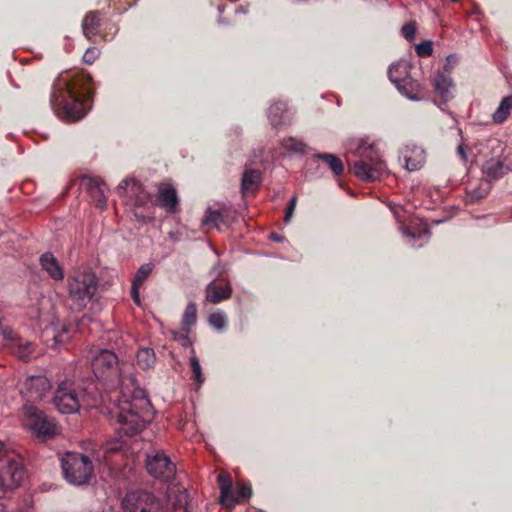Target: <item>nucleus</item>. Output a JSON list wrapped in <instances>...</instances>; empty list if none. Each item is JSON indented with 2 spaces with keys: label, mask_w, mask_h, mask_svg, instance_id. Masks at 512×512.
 <instances>
[{
  "label": "nucleus",
  "mask_w": 512,
  "mask_h": 512,
  "mask_svg": "<svg viewBox=\"0 0 512 512\" xmlns=\"http://www.w3.org/2000/svg\"><path fill=\"white\" fill-rule=\"evenodd\" d=\"M51 389L49 379L44 375H33L25 379L21 394L30 403L41 401Z\"/></svg>",
  "instance_id": "13"
},
{
  "label": "nucleus",
  "mask_w": 512,
  "mask_h": 512,
  "mask_svg": "<svg viewBox=\"0 0 512 512\" xmlns=\"http://www.w3.org/2000/svg\"><path fill=\"white\" fill-rule=\"evenodd\" d=\"M51 334V340L53 341L52 346L64 344L68 340L67 328L61 325L58 321L52 322L50 327L45 330L46 342H49Z\"/></svg>",
  "instance_id": "26"
},
{
  "label": "nucleus",
  "mask_w": 512,
  "mask_h": 512,
  "mask_svg": "<svg viewBox=\"0 0 512 512\" xmlns=\"http://www.w3.org/2000/svg\"><path fill=\"white\" fill-rule=\"evenodd\" d=\"M217 10H218V13H219V17L217 19V22L221 25H228L230 22L229 21H226L223 17H222V14L223 12L225 11V5L222 4V3H219L217 5Z\"/></svg>",
  "instance_id": "46"
},
{
  "label": "nucleus",
  "mask_w": 512,
  "mask_h": 512,
  "mask_svg": "<svg viewBox=\"0 0 512 512\" xmlns=\"http://www.w3.org/2000/svg\"><path fill=\"white\" fill-rule=\"evenodd\" d=\"M270 238L276 242H282L284 240V237L279 235V234H276V233H272L270 235Z\"/></svg>",
  "instance_id": "51"
},
{
  "label": "nucleus",
  "mask_w": 512,
  "mask_h": 512,
  "mask_svg": "<svg viewBox=\"0 0 512 512\" xmlns=\"http://www.w3.org/2000/svg\"><path fill=\"white\" fill-rule=\"evenodd\" d=\"M191 330L172 331V338L174 341L179 342L181 346L188 347L191 345L189 333Z\"/></svg>",
  "instance_id": "38"
},
{
  "label": "nucleus",
  "mask_w": 512,
  "mask_h": 512,
  "mask_svg": "<svg viewBox=\"0 0 512 512\" xmlns=\"http://www.w3.org/2000/svg\"><path fill=\"white\" fill-rule=\"evenodd\" d=\"M130 399H126L118 408L116 423L118 432L134 436L143 431L146 424L153 419V407L146 391L131 380Z\"/></svg>",
  "instance_id": "2"
},
{
  "label": "nucleus",
  "mask_w": 512,
  "mask_h": 512,
  "mask_svg": "<svg viewBox=\"0 0 512 512\" xmlns=\"http://www.w3.org/2000/svg\"><path fill=\"white\" fill-rule=\"evenodd\" d=\"M262 182L261 173L256 169H247L244 171L241 179L242 193H253Z\"/></svg>",
  "instance_id": "25"
},
{
  "label": "nucleus",
  "mask_w": 512,
  "mask_h": 512,
  "mask_svg": "<svg viewBox=\"0 0 512 512\" xmlns=\"http://www.w3.org/2000/svg\"><path fill=\"white\" fill-rule=\"evenodd\" d=\"M80 185L87 190L97 208L103 210L106 207L105 184L99 178L83 176Z\"/></svg>",
  "instance_id": "18"
},
{
  "label": "nucleus",
  "mask_w": 512,
  "mask_h": 512,
  "mask_svg": "<svg viewBox=\"0 0 512 512\" xmlns=\"http://www.w3.org/2000/svg\"><path fill=\"white\" fill-rule=\"evenodd\" d=\"M61 466L64 478L74 486L89 484L94 474L91 459L78 452H66L61 459Z\"/></svg>",
  "instance_id": "5"
},
{
  "label": "nucleus",
  "mask_w": 512,
  "mask_h": 512,
  "mask_svg": "<svg viewBox=\"0 0 512 512\" xmlns=\"http://www.w3.org/2000/svg\"><path fill=\"white\" fill-rule=\"evenodd\" d=\"M190 365L193 372V380L195 381L197 388H200L204 382V376L200 362L195 355L190 358Z\"/></svg>",
  "instance_id": "35"
},
{
  "label": "nucleus",
  "mask_w": 512,
  "mask_h": 512,
  "mask_svg": "<svg viewBox=\"0 0 512 512\" xmlns=\"http://www.w3.org/2000/svg\"><path fill=\"white\" fill-rule=\"evenodd\" d=\"M52 401L62 414H74L80 408L79 394L74 389L73 383L67 380L58 385Z\"/></svg>",
  "instance_id": "10"
},
{
  "label": "nucleus",
  "mask_w": 512,
  "mask_h": 512,
  "mask_svg": "<svg viewBox=\"0 0 512 512\" xmlns=\"http://www.w3.org/2000/svg\"><path fill=\"white\" fill-rule=\"evenodd\" d=\"M42 269L56 281H61L64 278V270L59 264L56 257L51 252L43 253L39 258Z\"/></svg>",
  "instance_id": "21"
},
{
  "label": "nucleus",
  "mask_w": 512,
  "mask_h": 512,
  "mask_svg": "<svg viewBox=\"0 0 512 512\" xmlns=\"http://www.w3.org/2000/svg\"><path fill=\"white\" fill-rule=\"evenodd\" d=\"M390 209L397 220L400 223V230L404 237H406L411 244L412 247L421 248L428 241L430 237V231L428 228H423L419 230L417 233L412 232L408 227H405L400 220V210H402L401 206H390Z\"/></svg>",
  "instance_id": "17"
},
{
  "label": "nucleus",
  "mask_w": 512,
  "mask_h": 512,
  "mask_svg": "<svg viewBox=\"0 0 512 512\" xmlns=\"http://www.w3.org/2000/svg\"><path fill=\"white\" fill-rule=\"evenodd\" d=\"M153 267L154 265L152 263H145L141 265L136 271L133 283H136V285H142L151 274Z\"/></svg>",
  "instance_id": "36"
},
{
  "label": "nucleus",
  "mask_w": 512,
  "mask_h": 512,
  "mask_svg": "<svg viewBox=\"0 0 512 512\" xmlns=\"http://www.w3.org/2000/svg\"><path fill=\"white\" fill-rule=\"evenodd\" d=\"M227 271V267L224 263L221 261H218L214 267L211 269L210 274H215L216 276L214 278L221 277L223 274H225Z\"/></svg>",
  "instance_id": "44"
},
{
  "label": "nucleus",
  "mask_w": 512,
  "mask_h": 512,
  "mask_svg": "<svg viewBox=\"0 0 512 512\" xmlns=\"http://www.w3.org/2000/svg\"><path fill=\"white\" fill-rule=\"evenodd\" d=\"M415 50L419 57L425 58L430 56L433 51L432 41L427 40L417 44Z\"/></svg>",
  "instance_id": "39"
},
{
  "label": "nucleus",
  "mask_w": 512,
  "mask_h": 512,
  "mask_svg": "<svg viewBox=\"0 0 512 512\" xmlns=\"http://www.w3.org/2000/svg\"><path fill=\"white\" fill-rule=\"evenodd\" d=\"M141 285H136V283L132 282L131 295L135 302V304L140 305V297H139V287Z\"/></svg>",
  "instance_id": "45"
},
{
  "label": "nucleus",
  "mask_w": 512,
  "mask_h": 512,
  "mask_svg": "<svg viewBox=\"0 0 512 512\" xmlns=\"http://www.w3.org/2000/svg\"><path fill=\"white\" fill-rule=\"evenodd\" d=\"M431 85L443 104L448 103L454 98V82L445 71L435 73L431 77Z\"/></svg>",
  "instance_id": "16"
},
{
  "label": "nucleus",
  "mask_w": 512,
  "mask_h": 512,
  "mask_svg": "<svg viewBox=\"0 0 512 512\" xmlns=\"http://www.w3.org/2000/svg\"><path fill=\"white\" fill-rule=\"evenodd\" d=\"M512 110V95L504 97L496 111L492 115L493 122L496 124L503 123Z\"/></svg>",
  "instance_id": "30"
},
{
  "label": "nucleus",
  "mask_w": 512,
  "mask_h": 512,
  "mask_svg": "<svg viewBox=\"0 0 512 512\" xmlns=\"http://www.w3.org/2000/svg\"><path fill=\"white\" fill-rule=\"evenodd\" d=\"M281 147L290 155H305L309 147L303 140L296 137H286L281 141Z\"/></svg>",
  "instance_id": "27"
},
{
  "label": "nucleus",
  "mask_w": 512,
  "mask_h": 512,
  "mask_svg": "<svg viewBox=\"0 0 512 512\" xmlns=\"http://www.w3.org/2000/svg\"><path fill=\"white\" fill-rule=\"evenodd\" d=\"M220 484V503L226 507H233L242 499H248L252 496V488L250 485H241L233 491V484L229 476L220 474L218 476Z\"/></svg>",
  "instance_id": "12"
},
{
  "label": "nucleus",
  "mask_w": 512,
  "mask_h": 512,
  "mask_svg": "<svg viewBox=\"0 0 512 512\" xmlns=\"http://www.w3.org/2000/svg\"><path fill=\"white\" fill-rule=\"evenodd\" d=\"M322 160L325 162L335 176H340L344 171L343 162L339 157L331 153H316L312 156V160Z\"/></svg>",
  "instance_id": "28"
},
{
  "label": "nucleus",
  "mask_w": 512,
  "mask_h": 512,
  "mask_svg": "<svg viewBox=\"0 0 512 512\" xmlns=\"http://www.w3.org/2000/svg\"><path fill=\"white\" fill-rule=\"evenodd\" d=\"M197 321V306L194 302H189L182 316L183 330H191V327Z\"/></svg>",
  "instance_id": "32"
},
{
  "label": "nucleus",
  "mask_w": 512,
  "mask_h": 512,
  "mask_svg": "<svg viewBox=\"0 0 512 512\" xmlns=\"http://www.w3.org/2000/svg\"><path fill=\"white\" fill-rule=\"evenodd\" d=\"M68 307L82 312L97 300L98 277L92 271H77L67 277Z\"/></svg>",
  "instance_id": "4"
},
{
  "label": "nucleus",
  "mask_w": 512,
  "mask_h": 512,
  "mask_svg": "<svg viewBox=\"0 0 512 512\" xmlns=\"http://www.w3.org/2000/svg\"><path fill=\"white\" fill-rule=\"evenodd\" d=\"M422 154H423V150H419V153H418L416 159H412L410 156L405 155L404 158H405L406 169L409 171H416V170L420 169V167L423 164Z\"/></svg>",
  "instance_id": "37"
},
{
  "label": "nucleus",
  "mask_w": 512,
  "mask_h": 512,
  "mask_svg": "<svg viewBox=\"0 0 512 512\" xmlns=\"http://www.w3.org/2000/svg\"><path fill=\"white\" fill-rule=\"evenodd\" d=\"M268 119L275 128L290 125L293 119V113L287 107L286 103L276 101L268 109Z\"/></svg>",
  "instance_id": "19"
},
{
  "label": "nucleus",
  "mask_w": 512,
  "mask_h": 512,
  "mask_svg": "<svg viewBox=\"0 0 512 512\" xmlns=\"http://www.w3.org/2000/svg\"><path fill=\"white\" fill-rule=\"evenodd\" d=\"M101 15L99 11L88 12L81 24L83 35L87 39L96 36L99 31Z\"/></svg>",
  "instance_id": "24"
},
{
  "label": "nucleus",
  "mask_w": 512,
  "mask_h": 512,
  "mask_svg": "<svg viewBox=\"0 0 512 512\" xmlns=\"http://www.w3.org/2000/svg\"><path fill=\"white\" fill-rule=\"evenodd\" d=\"M3 447H4L3 443L0 442V452L2 451Z\"/></svg>",
  "instance_id": "52"
},
{
  "label": "nucleus",
  "mask_w": 512,
  "mask_h": 512,
  "mask_svg": "<svg viewBox=\"0 0 512 512\" xmlns=\"http://www.w3.org/2000/svg\"><path fill=\"white\" fill-rule=\"evenodd\" d=\"M26 470L18 458L0 460V492L18 488L25 476Z\"/></svg>",
  "instance_id": "9"
},
{
  "label": "nucleus",
  "mask_w": 512,
  "mask_h": 512,
  "mask_svg": "<svg viewBox=\"0 0 512 512\" xmlns=\"http://www.w3.org/2000/svg\"><path fill=\"white\" fill-rule=\"evenodd\" d=\"M482 171L490 182L497 181L510 171V166H505L502 161L492 158L483 164Z\"/></svg>",
  "instance_id": "22"
},
{
  "label": "nucleus",
  "mask_w": 512,
  "mask_h": 512,
  "mask_svg": "<svg viewBox=\"0 0 512 512\" xmlns=\"http://www.w3.org/2000/svg\"><path fill=\"white\" fill-rule=\"evenodd\" d=\"M350 151L358 158L353 163V172L361 180L376 181L387 174V165L379 149L366 139H359Z\"/></svg>",
  "instance_id": "3"
},
{
  "label": "nucleus",
  "mask_w": 512,
  "mask_h": 512,
  "mask_svg": "<svg viewBox=\"0 0 512 512\" xmlns=\"http://www.w3.org/2000/svg\"><path fill=\"white\" fill-rule=\"evenodd\" d=\"M224 221V216L220 210H212L207 208L202 224L208 227L218 228L219 224Z\"/></svg>",
  "instance_id": "33"
},
{
  "label": "nucleus",
  "mask_w": 512,
  "mask_h": 512,
  "mask_svg": "<svg viewBox=\"0 0 512 512\" xmlns=\"http://www.w3.org/2000/svg\"><path fill=\"white\" fill-rule=\"evenodd\" d=\"M488 193H489V187L487 185L485 188L479 187V188L469 191L468 197L471 202H475V201H478V200L484 198L485 196H487Z\"/></svg>",
  "instance_id": "40"
},
{
  "label": "nucleus",
  "mask_w": 512,
  "mask_h": 512,
  "mask_svg": "<svg viewBox=\"0 0 512 512\" xmlns=\"http://www.w3.org/2000/svg\"><path fill=\"white\" fill-rule=\"evenodd\" d=\"M457 154L463 162L467 161L466 147L463 143H461L457 146Z\"/></svg>",
  "instance_id": "47"
},
{
  "label": "nucleus",
  "mask_w": 512,
  "mask_h": 512,
  "mask_svg": "<svg viewBox=\"0 0 512 512\" xmlns=\"http://www.w3.org/2000/svg\"><path fill=\"white\" fill-rule=\"evenodd\" d=\"M147 472L154 478L172 483L176 478V465L162 451H152L146 456Z\"/></svg>",
  "instance_id": "8"
},
{
  "label": "nucleus",
  "mask_w": 512,
  "mask_h": 512,
  "mask_svg": "<svg viewBox=\"0 0 512 512\" xmlns=\"http://www.w3.org/2000/svg\"><path fill=\"white\" fill-rule=\"evenodd\" d=\"M410 68V64L406 61L393 63L388 68V77L390 81L394 84V80L398 78L399 82H403L406 77H410Z\"/></svg>",
  "instance_id": "29"
},
{
  "label": "nucleus",
  "mask_w": 512,
  "mask_h": 512,
  "mask_svg": "<svg viewBox=\"0 0 512 512\" xmlns=\"http://www.w3.org/2000/svg\"><path fill=\"white\" fill-rule=\"evenodd\" d=\"M403 37L407 40H413L415 38L416 26L413 22H409L403 25L401 29Z\"/></svg>",
  "instance_id": "42"
},
{
  "label": "nucleus",
  "mask_w": 512,
  "mask_h": 512,
  "mask_svg": "<svg viewBox=\"0 0 512 512\" xmlns=\"http://www.w3.org/2000/svg\"><path fill=\"white\" fill-rule=\"evenodd\" d=\"M296 203H297V198L296 196H293L289 203H288V206L286 208V212H285V216H284V222L286 224H288L294 214V210H295V207H296Z\"/></svg>",
  "instance_id": "43"
},
{
  "label": "nucleus",
  "mask_w": 512,
  "mask_h": 512,
  "mask_svg": "<svg viewBox=\"0 0 512 512\" xmlns=\"http://www.w3.org/2000/svg\"><path fill=\"white\" fill-rule=\"evenodd\" d=\"M394 85L404 97L411 101H421L425 98L422 85L411 76L406 77L403 82H399V79L396 78Z\"/></svg>",
  "instance_id": "20"
},
{
  "label": "nucleus",
  "mask_w": 512,
  "mask_h": 512,
  "mask_svg": "<svg viewBox=\"0 0 512 512\" xmlns=\"http://www.w3.org/2000/svg\"><path fill=\"white\" fill-rule=\"evenodd\" d=\"M232 295V285L228 279L213 278L205 287V300L218 304Z\"/></svg>",
  "instance_id": "15"
},
{
  "label": "nucleus",
  "mask_w": 512,
  "mask_h": 512,
  "mask_svg": "<svg viewBox=\"0 0 512 512\" xmlns=\"http://www.w3.org/2000/svg\"><path fill=\"white\" fill-rule=\"evenodd\" d=\"M87 82L88 79L84 75L68 73L61 74L55 79L50 104L58 118L75 122L86 115L85 101L91 97Z\"/></svg>",
  "instance_id": "1"
},
{
  "label": "nucleus",
  "mask_w": 512,
  "mask_h": 512,
  "mask_svg": "<svg viewBox=\"0 0 512 512\" xmlns=\"http://www.w3.org/2000/svg\"><path fill=\"white\" fill-rule=\"evenodd\" d=\"M12 352L22 361H29L34 353V344L22 338L11 328H6L4 337Z\"/></svg>",
  "instance_id": "14"
},
{
  "label": "nucleus",
  "mask_w": 512,
  "mask_h": 512,
  "mask_svg": "<svg viewBox=\"0 0 512 512\" xmlns=\"http://www.w3.org/2000/svg\"><path fill=\"white\" fill-rule=\"evenodd\" d=\"M170 512H188V510L184 505H174Z\"/></svg>",
  "instance_id": "50"
},
{
  "label": "nucleus",
  "mask_w": 512,
  "mask_h": 512,
  "mask_svg": "<svg viewBox=\"0 0 512 512\" xmlns=\"http://www.w3.org/2000/svg\"><path fill=\"white\" fill-rule=\"evenodd\" d=\"M122 507L124 512H163L160 499L144 490L128 492L122 500Z\"/></svg>",
  "instance_id": "7"
},
{
  "label": "nucleus",
  "mask_w": 512,
  "mask_h": 512,
  "mask_svg": "<svg viewBox=\"0 0 512 512\" xmlns=\"http://www.w3.org/2000/svg\"><path fill=\"white\" fill-rule=\"evenodd\" d=\"M208 322L212 327L219 331H224L227 327V317L224 312L210 314Z\"/></svg>",
  "instance_id": "34"
},
{
  "label": "nucleus",
  "mask_w": 512,
  "mask_h": 512,
  "mask_svg": "<svg viewBox=\"0 0 512 512\" xmlns=\"http://www.w3.org/2000/svg\"><path fill=\"white\" fill-rule=\"evenodd\" d=\"M510 171H512V166L510 167Z\"/></svg>",
  "instance_id": "53"
},
{
  "label": "nucleus",
  "mask_w": 512,
  "mask_h": 512,
  "mask_svg": "<svg viewBox=\"0 0 512 512\" xmlns=\"http://www.w3.org/2000/svg\"><path fill=\"white\" fill-rule=\"evenodd\" d=\"M24 410L26 415L35 418V421L31 424V430L37 438L45 441L57 433L58 429L54 418L43 414L42 411L31 404H26Z\"/></svg>",
  "instance_id": "11"
},
{
  "label": "nucleus",
  "mask_w": 512,
  "mask_h": 512,
  "mask_svg": "<svg viewBox=\"0 0 512 512\" xmlns=\"http://www.w3.org/2000/svg\"><path fill=\"white\" fill-rule=\"evenodd\" d=\"M99 55L100 51L96 47H89L83 55V61L86 64H93Z\"/></svg>",
  "instance_id": "41"
},
{
  "label": "nucleus",
  "mask_w": 512,
  "mask_h": 512,
  "mask_svg": "<svg viewBox=\"0 0 512 512\" xmlns=\"http://www.w3.org/2000/svg\"><path fill=\"white\" fill-rule=\"evenodd\" d=\"M136 359L138 366L143 370L152 368L156 361L155 353L151 348L139 349Z\"/></svg>",
  "instance_id": "31"
},
{
  "label": "nucleus",
  "mask_w": 512,
  "mask_h": 512,
  "mask_svg": "<svg viewBox=\"0 0 512 512\" xmlns=\"http://www.w3.org/2000/svg\"><path fill=\"white\" fill-rule=\"evenodd\" d=\"M134 180H132L133 182ZM131 180L129 179H123L119 185H118V190H121V191H125L128 187V185L130 184Z\"/></svg>",
  "instance_id": "49"
},
{
  "label": "nucleus",
  "mask_w": 512,
  "mask_h": 512,
  "mask_svg": "<svg viewBox=\"0 0 512 512\" xmlns=\"http://www.w3.org/2000/svg\"><path fill=\"white\" fill-rule=\"evenodd\" d=\"M91 368L94 376L105 384L114 385L120 378L119 360L117 355L107 349H101L91 357Z\"/></svg>",
  "instance_id": "6"
},
{
  "label": "nucleus",
  "mask_w": 512,
  "mask_h": 512,
  "mask_svg": "<svg viewBox=\"0 0 512 512\" xmlns=\"http://www.w3.org/2000/svg\"><path fill=\"white\" fill-rule=\"evenodd\" d=\"M158 200L160 206L169 213H174L179 203L176 189L172 186L161 187L158 190Z\"/></svg>",
  "instance_id": "23"
},
{
  "label": "nucleus",
  "mask_w": 512,
  "mask_h": 512,
  "mask_svg": "<svg viewBox=\"0 0 512 512\" xmlns=\"http://www.w3.org/2000/svg\"><path fill=\"white\" fill-rule=\"evenodd\" d=\"M248 11H249V5L248 4H246V5H239L234 10L235 14H243V15H246L248 13Z\"/></svg>",
  "instance_id": "48"
}]
</instances>
